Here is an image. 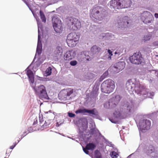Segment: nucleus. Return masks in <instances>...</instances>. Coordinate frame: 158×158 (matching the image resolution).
Here are the masks:
<instances>
[{
  "instance_id": "f257e3e1",
  "label": "nucleus",
  "mask_w": 158,
  "mask_h": 158,
  "mask_svg": "<svg viewBox=\"0 0 158 158\" xmlns=\"http://www.w3.org/2000/svg\"><path fill=\"white\" fill-rule=\"evenodd\" d=\"M125 86L126 88L128 91H134L139 96L138 98L139 102L147 98H152L154 95L153 92H149L148 90L144 86L140 84L139 82L133 83L131 80H129L126 82Z\"/></svg>"
},
{
  "instance_id": "f03ea898",
  "label": "nucleus",
  "mask_w": 158,
  "mask_h": 158,
  "mask_svg": "<svg viewBox=\"0 0 158 158\" xmlns=\"http://www.w3.org/2000/svg\"><path fill=\"white\" fill-rule=\"evenodd\" d=\"M26 73L28 77L31 86L33 89L36 95L40 99L49 100L50 98L48 95L45 86L43 85L35 86V84L34 85L35 79L32 71L31 70H28L26 72Z\"/></svg>"
},
{
  "instance_id": "7ed1b4c3",
  "label": "nucleus",
  "mask_w": 158,
  "mask_h": 158,
  "mask_svg": "<svg viewBox=\"0 0 158 158\" xmlns=\"http://www.w3.org/2000/svg\"><path fill=\"white\" fill-rule=\"evenodd\" d=\"M134 103L131 100L130 102H127L124 103L122 108L116 110L113 113V115L115 118L120 120L123 119L126 117L123 114V110L125 114H129V113H130L134 111Z\"/></svg>"
},
{
  "instance_id": "20e7f679",
  "label": "nucleus",
  "mask_w": 158,
  "mask_h": 158,
  "mask_svg": "<svg viewBox=\"0 0 158 158\" xmlns=\"http://www.w3.org/2000/svg\"><path fill=\"white\" fill-rule=\"evenodd\" d=\"M106 13L105 9L98 6L93 8L90 15L94 22L98 23V21H101L104 19L106 15Z\"/></svg>"
},
{
  "instance_id": "39448f33",
  "label": "nucleus",
  "mask_w": 158,
  "mask_h": 158,
  "mask_svg": "<svg viewBox=\"0 0 158 158\" xmlns=\"http://www.w3.org/2000/svg\"><path fill=\"white\" fill-rule=\"evenodd\" d=\"M88 124L87 119L84 118H80L76 122V124L78 127L77 132L80 138H83L85 140V143L90 139L88 137L85 139L86 135L84 134V132L88 128Z\"/></svg>"
},
{
  "instance_id": "423d86ee",
  "label": "nucleus",
  "mask_w": 158,
  "mask_h": 158,
  "mask_svg": "<svg viewBox=\"0 0 158 158\" xmlns=\"http://www.w3.org/2000/svg\"><path fill=\"white\" fill-rule=\"evenodd\" d=\"M109 3L110 7L116 10L130 7L132 2L131 0H112Z\"/></svg>"
},
{
  "instance_id": "0eeeda50",
  "label": "nucleus",
  "mask_w": 158,
  "mask_h": 158,
  "mask_svg": "<svg viewBox=\"0 0 158 158\" xmlns=\"http://www.w3.org/2000/svg\"><path fill=\"white\" fill-rule=\"evenodd\" d=\"M140 136L141 133L145 132L149 130L151 126V121L146 118H141L139 120L135 119Z\"/></svg>"
},
{
  "instance_id": "6e6552de",
  "label": "nucleus",
  "mask_w": 158,
  "mask_h": 158,
  "mask_svg": "<svg viewBox=\"0 0 158 158\" xmlns=\"http://www.w3.org/2000/svg\"><path fill=\"white\" fill-rule=\"evenodd\" d=\"M75 113L77 114H80L84 115L86 114L85 113H87L89 116L92 117L94 118L100 120H102L101 117L99 115L98 111L95 108L90 109L83 107L81 108H78L77 110H75Z\"/></svg>"
},
{
  "instance_id": "1a4fd4ad",
  "label": "nucleus",
  "mask_w": 158,
  "mask_h": 158,
  "mask_svg": "<svg viewBox=\"0 0 158 158\" xmlns=\"http://www.w3.org/2000/svg\"><path fill=\"white\" fill-rule=\"evenodd\" d=\"M115 88L114 81L110 79L104 81L101 85V91L106 94H110L113 92Z\"/></svg>"
},
{
  "instance_id": "9d476101",
  "label": "nucleus",
  "mask_w": 158,
  "mask_h": 158,
  "mask_svg": "<svg viewBox=\"0 0 158 158\" xmlns=\"http://www.w3.org/2000/svg\"><path fill=\"white\" fill-rule=\"evenodd\" d=\"M79 38V35L75 32L71 33L69 34L66 40L68 46L72 48L75 46L78 42Z\"/></svg>"
},
{
  "instance_id": "9b49d317",
  "label": "nucleus",
  "mask_w": 158,
  "mask_h": 158,
  "mask_svg": "<svg viewBox=\"0 0 158 158\" xmlns=\"http://www.w3.org/2000/svg\"><path fill=\"white\" fill-rule=\"evenodd\" d=\"M129 60L132 64L139 65L143 62L144 58L141 52L139 51L135 52L129 57Z\"/></svg>"
},
{
  "instance_id": "f8f14e48",
  "label": "nucleus",
  "mask_w": 158,
  "mask_h": 158,
  "mask_svg": "<svg viewBox=\"0 0 158 158\" xmlns=\"http://www.w3.org/2000/svg\"><path fill=\"white\" fill-rule=\"evenodd\" d=\"M100 48L96 45L93 46L91 48L90 51L84 52L85 58L87 61L91 60L95 56L94 55L98 53L100 51Z\"/></svg>"
},
{
  "instance_id": "ddd939ff",
  "label": "nucleus",
  "mask_w": 158,
  "mask_h": 158,
  "mask_svg": "<svg viewBox=\"0 0 158 158\" xmlns=\"http://www.w3.org/2000/svg\"><path fill=\"white\" fill-rule=\"evenodd\" d=\"M42 39H38V42L37 44V46L36 49V53L35 56V57L34 58V59L31 63L30 64V65L26 69L25 71L26 72L28 70H31L30 69V68L31 67H32V69L33 70V68L34 67V66H33V65L34 63V62L35 59H36L37 58V55L39 56H40L41 54L42 53Z\"/></svg>"
},
{
  "instance_id": "4468645a",
  "label": "nucleus",
  "mask_w": 158,
  "mask_h": 158,
  "mask_svg": "<svg viewBox=\"0 0 158 158\" xmlns=\"http://www.w3.org/2000/svg\"><path fill=\"white\" fill-rule=\"evenodd\" d=\"M121 99V97L119 95H116L114 97L110 99L108 102L107 103L104 104V106L105 107L106 104L108 105V108L110 109L115 108L120 101Z\"/></svg>"
},
{
  "instance_id": "2eb2a0df",
  "label": "nucleus",
  "mask_w": 158,
  "mask_h": 158,
  "mask_svg": "<svg viewBox=\"0 0 158 158\" xmlns=\"http://www.w3.org/2000/svg\"><path fill=\"white\" fill-rule=\"evenodd\" d=\"M69 24L70 25V28L72 30H77L81 27V23L77 19L71 17L69 18Z\"/></svg>"
},
{
  "instance_id": "dca6fc26",
  "label": "nucleus",
  "mask_w": 158,
  "mask_h": 158,
  "mask_svg": "<svg viewBox=\"0 0 158 158\" xmlns=\"http://www.w3.org/2000/svg\"><path fill=\"white\" fill-rule=\"evenodd\" d=\"M154 19L153 17L150 12L145 11L142 14L141 19L145 24L151 23Z\"/></svg>"
},
{
  "instance_id": "f3484780",
  "label": "nucleus",
  "mask_w": 158,
  "mask_h": 158,
  "mask_svg": "<svg viewBox=\"0 0 158 158\" xmlns=\"http://www.w3.org/2000/svg\"><path fill=\"white\" fill-rule=\"evenodd\" d=\"M73 92V89H66V90H62L59 94V97H60V98L64 100H66L67 99V97L69 96Z\"/></svg>"
},
{
  "instance_id": "a211bd4d",
  "label": "nucleus",
  "mask_w": 158,
  "mask_h": 158,
  "mask_svg": "<svg viewBox=\"0 0 158 158\" xmlns=\"http://www.w3.org/2000/svg\"><path fill=\"white\" fill-rule=\"evenodd\" d=\"M96 145L95 143L93 142H89V143H86L85 147L82 146V149L83 152L86 154L90 155L89 151H93L95 148Z\"/></svg>"
},
{
  "instance_id": "6ab92c4d",
  "label": "nucleus",
  "mask_w": 158,
  "mask_h": 158,
  "mask_svg": "<svg viewBox=\"0 0 158 158\" xmlns=\"http://www.w3.org/2000/svg\"><path fill=\"white\" fill-rule=\"evenodd\" d=\"M146 153L147 155L152 157L155 158L156 157V154L155 152L154 147L152 145H150L146 148Z\"/></svg>"
},
{
  "instance_id": "aec40b11",
  "label": "nucleus",
  "mask_w": 158,
  "mask_h": 158,
  "mask_svg": "<svg viewBox=\"0 0 158 158\" xmlns=\"http://www.w3.org/2000/svg\"><path fill=\"white\" fill-rule=\"evenodd\" d=\"M76 55L75 51L70 50L67 52L64 55V59L65 60H70L74 58Z\"/></svg>"
},
{
  "instance_id": "412c9836",
  "label": "nucleus",
  "mask_w": 158,
  "mask_h": 158,
  "mask_svg": "<svg viewBox=\"0 0 158 158\" xmlns=\"http://www.w3.org/2000/svg\"><path fill=\"white\" fill-rule=\"evenodd\" d=\"M100 85V84L99 83H96L94 84L92 90L90 94V96L91 98H94L97 95Z\"/></svg>"
},
{
  "instance_id": "4be33fe9",
  "label": "nucleus",
  "mask_w": 158,
  "mask_h": 158,
  "mask_svg": "<svg viewBox=\"0 0 158 158\" xmlns=\"http://www.w3.org/2000/svg\"><path fill=\"white\" fill-rule=\"evenodd\" d=\"M100 85V84L99 83H96L94 84L92 90L90 94V96L91 98H94L97 95Z\"/></svg>"
},
{
  "instance_id": "5701e85b",
  "label": "nucleus",
  "mask_w": 158,
  "mask_h": 158,
  "mask_svg": "<svg viewBox=\"0 0 158 158\" xmlns=\"http://www.w3.org/2000/svg\"><path fill=\"white\" fill-rule=\"evenodd\" d=\"M126 64L124 61H119L115 63L114 65V68L116 69L117 72L122 71L125 66Z\"/></svg>"
},
{
  "instance_id": "b1692460",
  "label": "nucleus",
  "mask_w": 158,
  "mask_h": 158,
  "mask_svg": "<svg viewBox=\"0 0 158 158\" xmlns=\"http://www.w3.org/2000/svg\"><path fill=\"white\" fill-rule=\"evenodd\" d=\"M129 18L127 16H125L122 18V21L119 24V26H121V28H126L129 27Z\"/></svg>"
},
{
  "instance_id": "393cba45",
  "label": "nucleus",
  "mask_w": 158,
  "mask_h": 158,
  "mask_svg": "<svg viewBox=\"0 0 158 158\" xmlns=\"http://www.w3.org/2000/svg\"><path fill=\"white\" fill-rule=\"evenodd\" d=\"M38 28V38L41 39V36L43 35L44 31L43 25L41 22L39 21L37 22Z\"/></svg>"
},
{
  "instance_id": "a878e982",
  "label": "nucleus",
  "mask_w": 158,
  "mask_h": 158,
  "mask_svg": "<svg viewBox=\"0 0 158 158\" xmlns=\"http://www.w3.org/2000/svg\"><path fill=\"white\" fill-rule=\"evenodd\" d=\"M90 134L92 135H95L96 137L98 135V137L97 138H102L103 136L101 133L100 132L98 129L95 128H92L90 129Z\"/></svg>"
},
{
  "instance_id": "bb28decb",
  "label": "nucleus",
  "mask_w": 158,
  "mask_h": 158,
  "mask_svg": "<svg viewBox=\"0 0 158 158\" xmlns=\"http://www.w3.org/2000/svg\"><path fill=\"white\" fill-rule=\"evenodd\" d=\"M52 26L54 25L57 26L58 24L62 23L61 20L58 17L57 15L56 14L54 15L52 18Z\"/></svg>"
},
{
  "instance_id": "cd10ccee",
  "label": "nucleus",
  "mask_w": 158,
  "mask_h": 158,
  "mask_svg": "<svg viewBox=\"0 0 158 158\" xmlns=\"http://www.w3.org/2000/svg\"><path fill=\"white\" fill-rule=\"evenodd\" d=\"M52 26L56 33L60 34L63 31V27L62 23L58 24L57 26L54 25Z\"/></svg>"
},
{
  "instance_id": "c85d7f7f",
  "label": "nucleus",
  "mask_w": 158,
  "mask_h": 158,
  "mask_svg": "<svg viewBox=\"0 0 158 158\" xmlns=\"http://www.w3.org/2000/svg\"><path fill=\"white\" fill-rule=\"evenodd\" d=\"M39 15L42 22L45 23L46 22V19L44 12L41 10L39 11Z\"/></svg>"
},
{
  "instance_id": "c756f323",
  "label": "nucleus",
  "mask_w": 158,
  "mask_h": 158,
  "mask_svg": "<svg viewBox=\"0 0 158 158\" xmlns=\"http://www.w3.org/2000/svg\"><path fill=\"white\" fill-rule=\"evenodd\" d=\"M52 68L50 66H49L45 71L44 76L47 77L51 75L52 73Z\"/></svg>"
},
{
  "instance_id": "7c9ffc66",
  "label": "nucleus",
  "mask_w": 158,
  "mask_h": 158,
  "mask_svg": "<svg viewBox=\"0 0 158 158\" xmlns=\"http://www.w3.org/2000/svg\"><path fill=\"white\" fill-rule=\"evenodd\" d=\"M143 145H144V144H141L140 145H139V146L138 148L137 149L136 151L134 153L129 155L128 156V157H130V156L133 154H136L138 153V152H139L140 150L142 148H143V149L144 151H145V148L143 147Z\"/></svg>"
},
{
  "instance_id": "2f4dec72",
  "label": "nucleus",
  "mask_w": 158,
  "mask_h": 158,
  "mask_svg": "<svg viewBox=\"0 0 158 158\" xmlns=\"http://www.w3.org/2000/svg\"><path fill=\"white\" fill-rule=\"evenodd\" d=\"M52 120V119H49L47 121H45L44 124L41 126V127L43 128H47L49 127V126L51 124Z\"/></svg>"
},
{
  "instance_id": "473e14b6",
  "label": "nucleus",
  "mask_w": 158,
  "mask_h": 158,
  "mask_svg": "<svg viewBox=\"0 0 158 158\" xmlns=\"http://www.w3.org/2000/svg\"><path fill=\"white\" fill-rule=\"evenodd\" d=\"M109 75L108 70L106 71L99 78V81H101L105 78H106Z\"/></svg>"
},
{
  "instance_id": "72a5a7b5",
  "label": "nucleus",
  "mask_w": 158,
  "mask_h": 158,
  "mask_svg": "<svg viewBox=\"0 0 158 158\" xmlns=\"http://www.w3.org/2000/svg\"><path fill=\"white\" fill-rule=\"evenodd\" d=\"M102 138L104 140V143H105L107 145L110 147L113 148V146H114V145L112 144L111 142L109 141L104 137V136H102Z\"/></svg>"
},
{
  "instance_id": "f704fd0d",
  "label": "nucleus",
  "mask_w": 158,
  "mask_h": 158,
  "mask_svg": "<svg viewBox=\"0 0 158 158\" xmlns=\"http://www.w3.org/2000/svg\"><path fill=\"white\" fill-rule=\"evenodd\" d=\"M94 158H102L101 153L99 150H95L94 152Z\"/></svg>"
},
{
  "instance_id": "c9c22d12",
  "label": "nucleus",
  "mask_w": 158,
  "mask_h": 158,
  "mask_svg": "<svg viewBox=\"0 0 158 158\" xmlns=\"http://www.w3.org/2000/svg\"><path fill=\"white\" fill-rule=\"evenodd\" d=\"M113 35L111 33L107 32L102 33L101 36L103 38H105V39H108L109 37H112V36Z\"/></svg>"
},
{
  "instance_id": "e433bc0d",
  "label": "nucleus",
  "mask_w": 158,
  "mask_h": 158,
  "mask_svg": "<svg viewBox=\"0 0 158 158\" xmlns=\"http://www.w3.org/2000/svg\"><path fill=\"white\" fill-rule=\"evenodd\" d=\"M110 156L111 158H117L118 156V154L114 151H112L110 152Z\"/></svg>"
},
{
  "instance_id": "4c0bfd02",
  "label": "nucleus",
  "mask_w": 158,
  "mask_h": 158,
  "mask_svg": "<svg viewBox=\"0 0 158 158\" xmlns=\"http://www.w3.org/2000/svg\"><path fill=\"white\" fill-rule=\"evenodd\" d=\"M107 55L108 56L107 59L109 60L111 59V56L113 55L112 52L110 49H109L107 50Z\"/></svg>"
},
{
  "instance_id": "58836bf2",
  "label": "nucleus",
  "mask_w": 158,
  "mask_h": 158,
  "mask_svg": "<svg viewBox=\"0 0 158 158\" xmlns=\"http://www.w3.org/2000/svg\"><path fill=\"white\" fill-rule=\"evenodd\" d=\"M152 37V35L150 34H148L144 36V40L145 41L149 40Z\"/></svg>"
},
{
  "instance_id": "ea45409f",
  "label": "nucleus",
  "mask_w": 158,
  "mask_h": 158,
  "mask_svg": "<svg viewBox=\"0 0 158 158\" xmlns=\"http://www.w3.org/2000/svg\"><path fill=\"white\" fill-rule=\"evenodd\" d=\"M34 131L32 127H28L27 129V131H25L23 132V134H25V133H27V134L30 133Z\"/></svg>"
},
{
  "instance_id": "a19ab883",
  "label": "nucleus",
  "mask_w": 158,
  "mask_h": 158,
  "mask_svg": "<svg viewBox=\"0 0 158 158\" xmlns=\"http://www.w3.org/2000/svg\"><path fill=\"white\" fill-rule=\"evenodd\" d=\"M24 3L29 8V9L31 11L32 10V8L31 7V5L29 3L28 1V0H22Z\"/></svg>"
},
{
  "instance_id": "79ce46f5",
  "label": "nucleus",
  "mask_w": 158,
  "mask_h": 158,
  "mask_svg": "<svg viewBox=\"0 0 158 158\" xmlns=\"http://www.w3.org/2000/svg\"><path fill=\"white\" fill-rule=\"evenodd\" d=\"M64 119H62L59 121L58 120H57L56 123V126L57 127H59L60 126L64 123Z\"/></svg>"
},
{
  "instance_id": "37998d69",
  "label": "nucleus",
  "mask_w": 158,
  "mask_h": 158,
  "mask_svg": "<svg viewBox=\"0 0 158 158\" xmlns=\"http://www.w3.org/2000/svg\"><path fill=\"white\" fill-rule=\"evenodd\" d=\"M77 61L75 60H73L70 61L69 64L71 66H75L77 65Z\"/></svg>"
},
{
  "instance_id": "c03bdc74",
  "label": "nucleus",
  "mask_w": 158,
  "mask_h": 158,
  "mask_svg": "<svg viewBox=\"0 0 158 158\" xmlns=\"http://www.w3.org/2000/svg\"><path fill=\"white\" fill-rule=\"evenodd\" d=\"M31 12H32L33 16H34V18L35 19H36V21H37V22H39V21H40V19H39V17L37 15V14H36L34 12V11H33V9H32V10L31 11Z\"/></svg>"
},
{
  "instance_id": "a18cd8bd",
  "label": "nucleus",
  "mask_w": 158,
  "mask_h": 158,
  "mask_svg": "<svg viewBox=\"0 0 158 158\" xmlns=\"http://www.w3.org/2000/svg\"><path fill=\"white\" fill-rule=\"evenodd\" d=\"M110 121L112 123L115 124H118V121L112 118H109Z\"/></svg>"
},
{
  "instance_id": "49530a36",
  "label": "nucleus",
  "mask_w": 158,
  "mask_h": 158,
  "mask_svg": "<svg viewBox=\"0 0 158 158\" xmlns=\"http://www.w3.org/2000/svg\"><path fill=\"white\" fill-rule=\"evenodd\" d=\"M44 118L42 115H41V116L40 115L39 116V123L40 124V126H41V124L43 123V122H44Z\"/></svg>"
},
{
  "instance_id": "de8ad7c7",
  "label": "nucleus",
  "mask_w": 158,
  "mask_h": 158,
  "mask_svg": "<svg viewBox=\"0 0 158 158\" xmlns=\"http://www.w3.org/2000/svg\"><path fill=\"white\" fill-rule=\"evenodd\" d=\"M56 49L57 51V53H62V50L61 47L58 46L56 48Z\"/></svg>"
},
{
  "instance_id": "09e8293b",
  "label": "nucleus",
  "mask_w": 158,
  "mask_h": 158,
  "mask_svg": "<svg viewBox=\"0 0 158 158\" xmlns=\"http://www.w3.org/2000/svg\"><path fill=\"white\" fill-rule=\"evenodd\" d=\"M68 116L70 118H74L75 116V114L71 112H69L68 113Z\"/></svg>"
},
{
  "instance_id": "8fccbe9b",
  "label": "nucleus",
  "mask_w": 158,
  "mask_h": 158,
  "mask_svg": "<svg viewBox=\"0 0 158 158\" xmlns=\"http://www.w3.org/2000/svg\"><path fill=\"white\" fill-rule=\"evenodd\" d=\"M114 56H115L116 57L118 58L120 55L121 53L119 52L116 51L114 52Z\"/></svg>"
},
{
  "instance_id": "3c124183",
  "label": "nucleus",
  "mask_w": 158,
  "mask_h": 158,
  "mask_svg": "<svg viewBox=\"0 0 158 158\" xmlns=\"http://www.w3.org/2000/svg\"><path fill=\"white\" fill-rule=\"evenodd\" d=\"M45 114H48L49 113H51V115L52 116H54V115H55V114H56V113L53 112V113H52V110H49L48 111H45L44 112Z\"/></svg>"
},
{
  "instance_id": "603ef678",
  "label": "nucleus",
  "mask_w": 158,
  "mask_h": 158,
  "mask_svg": "<svg viewBox=\"0 0 158 158\" xmlns=\"http://www.w3.org/2000/svg\"><path fill=\"white\" fill-rule=\"evenodd\" d=\"M60 0H51V2L50 4L51 5L52 4L55 3H57Z\"/></svg>"
},
{
  "instance_id": "864d4df0",
  "label": "nucleus",
  "mask_w": 158,
  "mask_h": 158,
  "mask_svg": "<svg viewBox=\"0 0 158 158\" xmlns=\"http://www.w3.org/2000/svg\"><path fill=\"white\" fill-rule=\"evenodd\" d=\"M38 123V120L37 118H36L34 120V122L33 123L32 125L34 126L37 124Z\"/></svg>"
},
{
  "instance_id": "5fc2aeb1",
  "label": "nucleus",
  "mask_w": 158,
  "mask_h": 158,
  "mask_svg": "<svg viewBox=\"0 0 158 158\" xmlns=\"http://www.w3.org/2000/svg\"><path fill=\"white\" fill-rule=\"evenodd\" d=\"M27 134V133H25V134H22L21 135V138L19 139V140L20 141L24 137L26 136Z\"/></svg>"
},
{
  "instance_id": "6e6d98bb",
  "label": "nucleus",
  "mask_w": 158,
  "mask_h": 158,
  "mask_svg": "<svg viewBox=\"0 0 158 158\" xmlns=\"http://www.w3.org/2000/svg\"><path fill=\"white\" fill-rule=\"evenodd\" d=\"M153 44L155 46H158V41L154 42Z\"/></svg>"
},
{
  "instance_id": "4d7b16f0",
  "label": "nucleus",
  "mask_w": 158,
  "mask_h": 158,
  "mask_svg": "<svg viewBox=\"0 0 158 158\" xmlns=\"http://www.w3.org/2000/svg\"><path fill=\"white\" fill-rule=\"evenodd\" d=\"M45 78H44L43 77H38V79L41 81H44V79H45Z\"/></svg>"
},
{
  "instance_id": "13d9d810",
  "label": "nucleus",
  "mask_w": 158,
  "mask_h": 158,
  "mask_svg": "<svg viewBox=\"0 0 158 158\" xmlns=\"http://www.w3.org/2000/svg\"><path fill=\"white\" fill-rule=\"evenodd\" d=\"M154 17L156 19L158 18V13H155L154 15Z\"/></svg>"
},
{
  "instance_id": "bf43d9fd",
  "label": "nucleus",
  "mask_w": 158,
  "mask_h": 158,
  "mask_svg": "<svg viewBox=\"0 0 158 158\" xmlns=\"http://www.w3.org/2000/svg\"><path fill=\"white\" fill-rule=\"evenodd\" d=\"M19 142V140H18L17 143L15 142L13 143V145L14 147H15L17 144Z\"/></svg>"
},
{
  "instance_id": "052dcab7",
  "label": "nucleus",
  "mask_w": 158,
  "mask_h": 158,
  "mask_svg": "<svg viewBox=\"0 0 158 158\" xmlns=\"http://www.w3.org/2000/svg\"><path fill=\"white\" fill-rule=\"evenodd\" d=\"M15 147L13 145L10 146V148L11 149H13Z\"/></svg>"
},
{
  "instance_id": "680f3d73",
  "label": "nucleus",
  "mask_w": 158,
  "mask_h": 158,
  "mask_svg": "<svg viewBox=\"0 0 158 158\" xmlns=\"http://www.w3.org/2000/svg\"><path fill=\"white\" fill-rule=\"evenodd\" d=\"M113 148L115 151H117V152L118 151V149L116 148L115 147H114V146H113Z\"/></svg>"
},
{
  "instance_id": "e2e57ef3",
  "label": "nucleus",
  "mask_w": 158,
  "mask_h": 158,
  "mask_svg": "<svg viewBox=\"0 0 158 158\" xmlns=\"http://www.w3.org/2000/svg\"><path fill=\"white\" fill-rule=\"evenodd\" d=\"M7 151H8V150H6V155H8V156H9V155H10V154H9V152H7Z\"/></svg>"
},
{
  "instance_id": "0e129e2a",
  "label": "nucleus",
  "mask_w": 158,
  "mask_h": 158,
  "mask_svg": "<svg viewBox=\"0 0 158 158\" xmlns=\"http://www.w3.org/2000/svg\"><path fill=\"white\" fill-rule=\"evenodd\" d=\"M72 139L73 140H76V142H78V141H77V140H76L75 139Z\"/></svg>"
},
{
  "instance_id": "69168bd1",
  "label": "nucleus",
  "mask_w": 158,
  "mask_h": 158,
  "mask_svg": "<svg viewBox=\"0 0 158 158\" xmlns=\"http://www.w3.org/2000/svg\"><path fill=\"white\" fill-rule=\"evenodd\" d=\"M156 73L157 74V75H158V70L157 71Z\"/></svg>"
},
{
  "instance_id": "338daca9",
  "label": "nucleus",
  "mask_w": 158,
  "mask_h": 158,
  "mask_svg": "<svg viewBox=\"0 0 158 158\" xmlns=\"http://www.w3.org/2000/svg\"><path fill=\"white\" fill-rule=\"evenodd\" d=\"M122 127L123 129H124L125 127L123 126Z\"/></svg>"
},
{
  "instance_id": "774afa93",
  "label": "nucleus",
  "mask_w": 158,
  "mask_h": 158,
  "mask_svg": "<svg viewBox=\"0 0 158 158\" xmlns=\"http://www.w3.org/2000/svg\"><path fill=\"white\" fill-rule=\"evenodd\" d=\"M4 158H6V157H5Z\"/></svg>"
}]
</instances>
